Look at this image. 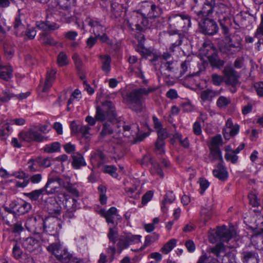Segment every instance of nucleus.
Returning <instances> with one entry per match:
<instances>
[{"label": "nucleus", "mask_w": 263, "mask_h": 263, "mask_svg": "<svg viewBox=\"0 0 263 263\" xmlns=\"http://www.w3.org/2000/svg\"><path fill=\"white\" fill-rule=\"evenodd\" d=\"M168 21L172 28L169 31V33L174 35L172 37L173 40H177L172 44L169 48L170 52L173 53L179 49L184 37V35L181 32H185L191 27V17L184 13L172 14Z\"/></svg>", "instance_id": "1"}, {"label": "nucleus", "mask_w": 263, "mask_h": 263, "mask_svg": "<svg viewBox=\"0 0 263 263\" xmlns=\"http://www.w3.org/2000/svg\"><path fill=\"white\" fill-rule=\"evenodd\" d=\"M115 132L117 135L116 138L121 139L122 137L130 138L136 136L139 132L138 126L136 124L132 125L126 124L123 122H118L116 123H105L101 132L102 136L110 135Z\"/></svg>", "instance_id": "2"}, {"label": "nucleus", "mask_w": 263, "mask_h": 263, "mask_svg": "<svg viewBox=\"0 0 263 263\" xmlns=\"http://www.w3.org/2000/svg\"><path fill=\"white\" fill-rule=\"evenodd\" d=\"M157 89L158 88L156 86H150L147 88L135 89L127 93L124 99L132 110L137 112H139L142 111V100L143 96H147L149 93L157 90Z\"/></svg>", "instance_id": "3"}, {"label": "nucleus", "mask_w": 263, "mask_h": 263, "mask_svg": "<svg viewBox=\"0 0 263 263\" xmlns=\"http://www.w3.org/2000/svg\"><path fill=\"white\" fill-rule=\"evenodd\" d=\"M61 229L62 224L56 217L48 216L44 218L43 233H45L46 235L44 237L45 241H42V243H48L50 238H57Z\"/></svg>", "instance_id": "4"}, {"label": "nucleus", "mask_w": 263, "mask_h": 263, "mask_svg": "<svg viewBox=\"0 0 263 263\" xmlns=\"http://www.w3.org/2000/svg\"><path fill=\"white\" fill-rule=\"evenodd\" d=\"M196 4L193 9L199 16L202 18L212 17L214 16V0H194Z\"/></svg>", "instance_id": "5"}, {"label": "nucleus", "mask_w": 263, "mask_h": 263, "mask_svg": "<svg viewBox=\"0 0 263 263\" xmlns=\"http://www.w3.org/2000/svg\"><path fill=\"white\" fill-rule=\"evenodd\" d=\"M115 117V108L111 102L106 101L102 103L101 106L97 107L95 116L97 120L101 121L105 120H111Z\"/></svg>", "instance_id": "6"}, {"label": "nucleus", "mask_w": 263, "mask_h": 263, "mask_svg": "<svg viewBox=\"0 0 263 263\" xmlns=\"http://www.w3.org/2000/svg\"><path fill=\"white\" fill-rule=\"evenodd\" d=\"M222 145V139L220 135L213 137L209 145L210 153L209 157L211 162L219 160L223 162L220 146Z\"/></svg>", "instance_id": "7"}, {"label": "nucleus", "mask_w": 263, "mask_h": 263, "mask_svg": "<svg viewBox=\"0 0 263 263\" xmlns=\"http://www.w3.org/2000/svg\"><path fill=\"white\" fill-rule=\"evenodd\" d=\"M142 236L140 235H134L131 233L124 232L122 233L117 243L118 251L120 253L122 250L127 248L130 245L141 242Z\"/></svg>", "instance_id": "8"}, {"label": "nucleus", "mask_w": 263, "mask_h": 263, "mask_svg": "<svg viewBox=\"0 0 263 263\" xmlns=\"http://www.w3.org/2000/svg\"><path fill=\"white\" fill-rule=\"evenodd\" d=\"M211 252L217 257L223 256L222 260L225 263H236V251L232 250L227 252L225 246L222 243L217 244L211 249Z\"/></svg>", "instance_id": "9"}, {"label": "nucleus", "mask_w": 263, "mask_h": 263, "mask_svg": "<svg viewBox=\"0 0 263 263\" xmlns=\"http://www.w3.org/2000/svg\"><path fill=\"white\" fill-rule=\"evenodd\" d=\"M54 182V179H48L44 187L39 190H34L30 193H24V195L26 197L29 198L31 200L36 201L39 199V197L41 195L45 194V192H46L47 194H51L55 192L56 187L53 185H52Z\"/></svg>", "instance_id": "10"}, {"label": "nucleus", "mask_w": 263, "mask_h": 263, "mask_svg": "<svg viewBox=\"0 0 263 263\" xmlns=\"http://www.w3.org/2000/svg\"><path fill=\"white\" fill-rule=\"evenodd\" d=\"M18 137L20 140L28 143L41 142L48 139V137L42 135L37 131L32 128L21 131L18 133Z\"/></svg>", "instance_id": "11"}, {"label": "nucleus", "mask_w": 263, "mask_h": 263, "mask_svg": "<svg viewBox=\"0 0 263 263\" xmlns=\"http://www.w3.org/2000/svg\"><path fill=\"white\" fill-rule=\"evenodd\" d=\"M39 238L35 236H31L27 238L21 239V243L24 249L35 254L40 253L42 251V246Z\"/></svg>", "instance_id": "12"}, {"label": "nucleus", "mask_w": 263, "mask_h": 263, "mask_svg": "<svg viewBox=\"0 0 263 263\" xmlns=\"http://www.w3.org/2000/svg\"><path fill=\"white\" fill-rule=\"evenodd\" d=\"M215 20V18L212 17L203 18L199 23L201 32L209 35H213L216 34L218 32L219 28Z\"/></svg>", "instance_id": "13"}, {"label": "nucleus", "mask_w": 263, "mask_h": 263, "mask_svg": "<svg viewBox=\"0 0 263 263\" xmlns=\"http://www.w3.org/2000/svg\"><path fill=\"white\" fill-rule=\"evenodd\" d=\"M226 40L228 42V45L227 48L228 54H235L242 49V39L239 34L234 33L232 36L227 35L226 37Z\"/></svg>", "instance_id": "14"}, {"label": "nucleus", "mask_w": 263, "mask_h": 263, "mask_svg": "<svg viewBox=\"0 0 263 263\" xmlns=\"http://www.w3.org/2000/svg\"><path fill=\"white\" fill-rule=\"evenodd\" d=\"M52 16L51 14H48L45 21L36 22V28L43 32L52 31L58 29L60 26L56 23L52 22Z\"/></svg>", "instance_id": "15"}, {"label": "nucleus", "mask_w": 263, "mask_h": 263, "mask_svg": "<svg viewBox=\"0 0 263 263\" xmlns=\"http://www.w3.org/2000/svg\"><path fill=\"white\" fill-rule=\"evenodd\" d=\"M223 79L225 83L235 87L238 84L239 76L237 71L231 66H226L223 70Z\"/></svg>", "instance_id": "16"}, {"label": "nucleus", "mask_w": 263, "mask_h": 263, "mask_svg": "<svg viewBox=\"0 0 263 263\" xmlns=\"http://www.w3.org/2000/svg\"><path fill=\"white\" fill-rule=\"evenodd\" d=\"M136 50L140 53L142 56H152V58L151 59V61L156 66V69H158V68H159V66H158L157 65H158L159 63L162 64V58L161 57V55H157L156 54L153 53L149 49L146 48L141 42L139 43V44L136 47Z\"/></svg>", "instance_id": "17"}, {"label": "nucleus", "mask_w": 263, "mask_h": 263, "mask_svg": "<svg viewBox=\"0 0 263 263\" xmlns=\"http://www.w3.org/2000/svg\"><path fill=\"white\" fill-rule=\"evenodd\" d=\"M142 7L144 8H149L147 14V16L149 18L158 17L163 13L162 9L159 5H156L152 1H145L143 2Z\"/></svg>", "instance_id": "18"}, {"label": "nucleus", "mask_w": 263, "mask_h": 263, "mask_svg": "<svg viewBox=\"0 0 263 263\" xmlns=\"http://www.w3.org/2000/svg\"><path fill=\"white\" fill-rule=\"evenodd\" d=\"M57 71L52 69L47 72L45 81L43 85L39 86V90L42 93H47L51 87L55 79Z\"/></svg>", "instance_id": "19"}, {"label": "nucleus", "mask_w": 263, "mask_h": 263, "mask_svg": "<svg viewBox=\"0 0 263 263\" xmlns=\"http://www.w3.org/2000/svg\"><path fill=\"white\" fill-rule=\"evenodd\" d=\"M58 198L60 201H62L64 207L67 210H77L80 208L78 207L80 204L69 195L61 193L59 195Z\"/></svg>", "instance_id": "20"}, {"label": "nucleus", "mask_w": 263, "mask_h": 263, "mask_svg": "<svg viewBox=\"0 0 263 263\" xmlns=\"http://www.w3.org/2000/svg\"><path fill=\"white\" fill-rule=\"evenodd\" d=\"M209 47L211 50V53L206 52L205 53V56L207 57L210 65L212 67L219 69L221 68L223 66L224 61L219 59L216 53V49H212L211 47Z\"/></svg>", "instance_id": "21"}, {"label": "nucleus", "mask_w": 263, "mask_h": 263, "mask_svg": "<svg viewBox=\"0 0 263 263\" xmlns=\"http://www.w3.org/2000/svg\"><path fill=\"white\" fill-rule=\"evenodd\" d=\"M216 234L221 241L228 242L235 236L236 232L233 230L227 229L226 226H223L217 228Z\"/></svg>", "instance_id": "22"}, {"label": "nucleus", "mask_w": 263, "mask_h": 263, "mask_svg": "<svg viewBox=\"0 0 263 263\" xmlns=\"http://www.w3.org/2000/svg\"><path fill=\"white\" fill-rule=\"evenodd\" d=\"M43 217L41 216L37 215L35 216V224H34V232H33L32 234L39 238L41 240V242L42 241H45V236H46V234L43 232Z\"/></svg>", "instance_id": "23"}, {"label": "nucleus", "mask_w": 263, "mask_h": 263, "mask_svg": "<svg viewBox=\"0 0 263 263\" xmlns=\"http://www.w3.org/2000/svg\"><path fill=\"white\" fill-rule=\"evenodd\" d=\"M24 16L23 15H17L13 22L14 33L18 36H23L25 30V25L24 22Z\"/></svg>", "instance_id": "24"}, {"label": "nucleus", "mask_w": 263, "mask_h": 263, "mask_svg": "<svg viewBox=\"0 0 263 263\" xmlns=\"http://www.w3.org/2000/svg\"><path fill=\"white\" fill-rule=\"evenodd\" d=\"M49 213L56 217L61 214L62 207L55 198H50L46 202Z\"/></svg>", "instance_id": "25"}, {"label": "nucleus", "mask_w": 263, "mask_h": 263, "mask_svg": "<svg viewBox=\"0 0 263 263\" xmlns=\"http://www.w3.org/2000/svg\"><path fill=\"white\" fill-rule=\"evenodd\" d=\"M214 176L221 181H224L228 178V172L227 168L223 164V162H219L216 166V168L213 170Z\"/></svg>", "instance_id": "26"}, {"label": "nucleus", "mask_w": 263, "mask_h": 263, "mask_svg": "<svg viewBox=\"0 0 263 263\" xmlns=\"http://www.w3.org/2000/svg\"><path fill=\"white\" fill-rule=\"evenodd\" d=\"M117 209L115 207H111L108 211H106L104 209H101L98 213L102 216L105 218L106 222L109 224L114 225V219L117 215Z\"/></svg>", "instance_id": "27"}, {"label": "nucleus", "mask_w": 263, "mask_h": 263, "mask_svg": "<svg viewBox=\"0 0 263 263\" xmlns=\"http://www.w3.org/2000/svg\"><path fill=\"white\" fill-rule=\"evenodd\" d=\"M85 23L91 27L90 31L93 32L96 36H99L100 33L103 31L102 25L96 19L88 17L86 18Z\"/></svg>", "instance_id": "28"}, {"label": "nucleus", "mask_w": 263, "mask_h": 263, "mask_svg": "<svg viewBox=\"0 0 263 263\" xmlns=\"http://www.w3.org/2000/svg\"><path fill=\"white\" fill-rule=\"evenodd\" d=\"M135 19L137 20V23L135 24L136 29L137 30L142 31L145 28L151 27V25L149 23L145 14H139L136 16Z\"/></svg>", "instance_id": "29"}, {"label": "nucleus", "mask_w": 263, "mask_h": 263, "mask_svg": "<svg viewBox=\"0 0 263 263\" xmlns=\"http://www.w3.org/2000/svg\"><path fill=\"white\" fill-rule=\"evenodd\" d=\"M13 69L10 65H3L0 64V79L9 81L13 77Z\"/></svg>", "instance_id": "30"}, {"label": "nucleus", "mask_w": 263, "mask_h": 263, "mask_svg": "<svg viewBox=\"0 0 263 263\" xmlns=\"http://www.w3.org/2000/svg\"><path fill=\"white\" fill-rule=\"evenodd\" d=\"M177 67V64L174 61H162L158 69L162 74L168 75L167 72H173Z\"/></svg>", "instance_id": "31"}, {"label": "nucleus", "mask_w": 263, "mask_h": 263, "mask_svg": "<svg viewBox=\"0 0 263 263\" xmlns=\"http://www.w3.org/2000/svg\"><path fill=\"white\" fill-rule=\"evenodd\" d=\"M241 257L244 263H258V259L257 253L252 251H243Z\"/></svg>", "instance_id": "32"}, {"label": "nucleus", "mask_w": 263, "mask_h": 263, "mask_svg": "<svg viewBox=\"0 0 263 263\" xmlns=\"http://www.w3.org/2000/svg\"><path fill=\"white\" fill-rule=\"evenodd\" d=\"M220 93V92L219 91L207 89L201 92L200 98L203 101H211L214 98L218 96Z\"/></svg>", "instance_id": "33"}, {"label": "nucleus", "mask_w": 263, "mask_h": 263, "mask_svg": "<svg viewBox=\"0 0 263 263\" xmlns=\"http://www.w3.org/2000/svg\"><path fill=\"white\" fill-rule=\"evenodd\" d=\"M56 258L63 263H68L71 260L72 255L64 247Z\"/></svg>", "instance_id": "34"}, {"label": "nucleus", "mask_w": 263, "mask_h": 263, "mask_svg": "<svg viewBox=\"0 0 263 263\" xmlns=\"http://www.w3.org/2000/svg\"><path fill=\"white\" fill-rule=\"evenodd\" d=\"M240 126L235 124L234 125L230 128V130L227 132V129H223L222 134L225 139L229 140L231 137H234L237 135L239 132Z\"/></svg>", "instance_id": "35"}, {"label": "nucleus", "mask_w": 263, "mask_h": 263, "mask_svg": "<svg viewBox=\"0 0 263 263\" xmlns=\"http://www.w3.org/2000/svg\"><path fill=\"white\" fill-rule=\"evenodd\" d=\"M175 199V196L172 191H168L164 196V200L162 201L161 210L163 212H166L165 204L172 203Z\"/></svg>", "instance_id": "36"}, {"label": "nucleus", "mask_w": 263, "mask_h": 263, "mask_svg": "<svg viewBox=\"0 0 263 263\" xmlns=\"http://www.w3.org/2000/svg\"><path fill=\"white\" fill-rule=\"evenodd\" d=\"M72 58L74 63L75 67L80 79L82 80V63L81 59L77 53H74Z\"/></svg>", "instance_id": "37"}, {"label": "nucleus", "mask_w": 263, "mask_h": 263, "mask_svg": "<svg viewBox=\"0 0 263 263\" xmlns=\"http://www.w3.org/2000/svg\"><path fill=\"white\" fill-rule=\"evenodd\" d=\"M64 248L60 242H53L47 247V250L48 252L51 253L57 256L61 250Z\"/></svg>", "instance_id": "38"}, {"label": "nucleus", "mask_w": 263, "mask_h": 263, "mask_svg": "<svg viewBox=\"0 0 263 263\" xmlns=\"http://www.w3.org/2000/svg\"><path fill=\"white\" fill-rule=\"evenodd\" d=\"M227 6L223 4H217L215 3L214 6V16L212 18H215L216 19L217 18H219L220 17L221 15H222L227 10Z\"/></svg>", "instance_id": "39"}, {"label": "nucleus", "mask_w": 263, "mask_h": 263, "mask_svg": "<svg viewBox=\"0 0 263 263\" xmlns=\"http://www.w3.org/2000/svg\"><path fill=\"white\" fill-rule=\"evenodd\" d=\"M36 34V31L35 28L31 27L29 25L27 24L23 35L24 36V39L26 40H33L34 39Z\"/></svg>", "instance_id": "40"}, {"label": "nucleus", "mask_w": 263, "mask_h": 263, "mask_svg": "<svg viewBox=\"0 0 263 263\" xmlns=\"http://www.w3.org/2000/svg\"><path fill=\"white\" fill-rule=\"evenodd\" d=\"M70 129L71 135H77L82 132V124L80 121L74 120L71 122Z\"/></svg>", "instance_id": "41"}, {"label": "nucleus", "mask_w": 263, "mask_h": 263, "mask_svg": "<svg viewBox=\"0 0 263 263\" xmlns=\"http://www.w3.org/2000/svg\"><path fill=\"white\" fill-rule=\"evenodd\" d=\"M102 60V69L106 73H108L110 70L111 58L108 55H104L100 56Z\"/></svg>", "instance_id": "42"}, {"label": "nucleus", "mask_w": 263, "mask_h": 263, "mask_svg": "<svg viewBox=\"0 0 263 263\" xmlns=\"http://www.w3.org/2000/svg\"><path fill=\"white\" fill-rule=\"evenodd\" d=\"M128 60L130 64V66L128 67V70L131 72H137L138 71H136V70H137V67L139 66V65L141 66L140 63H138L137 57L134 55L130 56L128 58Z\"/></svg>", "instance_id": "43"}, {"label": "nucleus", "mask_w": 263, "mask_h": 263, "mask_svg": "<svg viewBox=\"0 0 263 263\" xmlns=\"http://www.w3.org/2000/svg\"><path fill=\"white\" fill-rule=\"evenodd\" d=\"M31 207L32 206L30 203L23 201L22 202L18 205V207L16 209V212L19 215H23L28 213L31 210Z\"/></svg>", "instance_id": "44"}, {"label": "nucleus", "mask_w": 263, "mask_h": 263, "mask_svg": "<svg viewBox=\"0 0 263 263\" xmlns=\"http://www.w3.org/2000/svg\"><path fill=\"white\" fill-rule=\"evenodd\" d=\"M73 161L72 165L76 169L80 168L82 165V155L79 153H74L72 156Z\"/></svg>", "instance_id": "45"}, {"label": "nucleus", "mask_w": 263, "mask_h": 263, "mask_svg": "<svg viewBox=\"0 0 263 263\" xmlns=\"http://www.w3.org/2000/svg\"><path fill=\"white\" fill-rule=\"evenodd\" d=\"M82 95H81V91L78 89H76L74 90L73 93L70 96V98L68 101L67 102V109H69V106L72 104L75 101H78L80 100V99L81 98Z\"/></svg>", "instance_id": "46"}, {"label": "nucleus", "mask_w": 263, "mask_h": 263, "mask_svg": "<svg viewBox=\"0 0 263 263\" xmlns=\"http://www.w3.org/2000/svg\"><path fill=\"white\" fill-rule=\"evenodd\" d=\"M60 149V144L58 142L52 143L51 144L46 145L44 148L45 152L47 153H53L59 151Z\"/></svg>", "instance_id": "47"}, {"label": "nucleus", "mask_w": 263, "mask_h": 263, "mask_svg": "<svg viewBox=\"0 0 263 263\" xmlns=\"http://www.w3.org/2000/svg\"><path fill=\"white\" fill-rule=\"evenodd\" d=\"M176 245V240L172 239L166 243L161 249V251L164 254H167L175 247Z\"/></svg>", "instance_id": "48"}, {"label": "nucleus", "mask_w": 263, "mask_h": 263, "mask_svg": "<svg viewBox=\"0 0 263 263\" xmlns=\"http://www.w3.org/2000/svg\"><path fill=\"white\" fill-rule=\"evenodd\" d=\"M59 6L63 9L68 10L71 6H74L76 0H57Z\"/></svg>", "instance_id": "49"}, {"label": "nucleus", "mask_w": 263, "mask_h": 263, "mask_svg": "<svg viewBox=\"0 0 263 263\" xmlns=\"http://www.w3.org/2000/svg\"><path fill=\"white\" fill-rule=\"evenodd\" d=\"M231 99L224 96H220L216 101V105L219 108H226L231 103Z\"/></svg>", "instance_id": "50"}, {"label": "nucleus", "mask_w": 263, "mask_h": 263, "mask_svg": "<svg viewBox=\"0 0 263 263\" xmlns=\"http://www.w3.org/2000/svg\"><path fill=\"white\" fill-rule=\"evenodd\" d=\"M15 95L11 93L9 89H5L2 91V95H0V101L2 102H7Z\"/></svg>", "instance_id": "51"}, {"label": "nucleus", "mask_w": 263, "mask_h": 263, "mask_svg": "<svg viewBox=\"0 0 263 263\" xmlns=\"http://www.w3.org/2000/svg\"><path fill=\"white\" fill-rule=\"evenodd\" d=\"M4 50L7 59L12 58L14 53V49L11 45L5 43L4 45Z\"/></svg>", "instance_id": "52"}, {"label": "nucleus", "mask_w": 263, "mask_h": 263, "mask_svg": "<svg viewBox=\"0 0 263 263\" xmlns=\"http://www.w3.org/2000/svg\"><path fill=\"white\" fill-rule=\"evenodd\" d=\"M201 217L203 222L205 223L210 219L211 216V209L210 207L208 208H202L201 210Z\"/></svg>", "instance_id": "53"}, {"label": "nucleus", "mask_w": 263, "mask_h": 263, "mask_svg": "<svg viewBox=\"0 0 263 263\" xmlns=\"http://www.w3.org/2000/svg\"><path fill=\"white\" fill-rule=\"evenodd\" d=\"M35 224V216L28 218L25 222V227L26 229L29 232L32 233L34 232Z\"/></svg>", "instance_id": "54"}, {"label": "nucleus", "mask_w": 263, "mask_h": 263, "mask_svg": "<svg viewBox=\"0 0 263 263\" xmlns=\"http://www.w3.org/2000/svg\"><path fill=\"white\" fill-rule=\"evenodd\" d=\"M12 255L14 258L17 260H19L23 255L22 250L17 243H15L13 246L12 249Z\"/></svg>", "instance_id": "55"}, {"label": "nucleus", "mask_w": 263, "mask_h": 263, "mask_svg": "<svg viewBox=\"0 0 263 263\" xmlns=\"http://www.w3.org/2000/svg\"><path fill=\"white\" fill-rule=\"evenodd\" d=\"M57 63L59 66L62 67L68 64L67 56L64 52H61L57 58Z\"/></svg>", "instance_id": "56"}, {"label": "nucleus", "mask_w": 263, "mask_h": 263, "mask_svg": "<svg viewBox=\"0 0 263 263\" xmlns=\"http://www.w3.org/2000/svg\"><path fill=\"white\" fill-rule=\"evenodd\" d=\"M117 171V168L113 165H106L104 167L103 172L110 174L114 178H117L118 175Z\"/></svg>", "instance_id": "57"}, {"label": "nucleus", "mask_w": 263, "mask_h": 263, "mask_svg": "<svg viewBox=\"0 0 263 263\" xmlns=\"http://www.w3.org/2000/svg\"><path fill=\"white\" fill-rule=\"evenodd\" d=\"M118 235V231L115 228H110L107 236L109 241L115 245L116 242V238Z\"/></svg>", "instance_id": "58"}, {"label": "nucleus", "mask_w": 263, "mask_h": 263, "mask_svg": "<svg viewBox=\"0 0 263 263\" xmlns=\"http://www.w3.org/2000/svg\"><path fill=\"white\" fill-rule=\"evenodd\" d=\"M68 13H65L64 12H61L62 15L64 17L65 20L67 22H70L71 20H74V19H76V23L79 25V20H80V16L81 14H79L78 13H76L74 16L72 17V16L69 13V12H67Z\"/></svg>", "instance_id": "59"}, {"label": "nucleus", "mask_w": 263, "mask_h": 263, "mask_svg": "<svg viewBox=\"0 0 263 263\" xmlns=\"http://www.w3.org/2000/svg\"><path fill=\"white\" fill-rule=\"evenodd\" d=\"M198 183L200 185V193L203 194L204 191L209 187L210 183L209 182L204 178H200L198 181Z\"/></svg>", "instance_id": "60"}, {"label": "nucleus", "mask_w": 263, "mask_h": 263, "mask_svg": "<svg viewBox=\"0 0 263 263\" xmlns=\"http://www.w3.org/2000/svg\"><path fill=\"white\" fill-rule=\"evenodd\" d=\"M254 36L257 38L263 36V13L261 15V21L254 33Z\"/></svg>", "instance_id": "61"}, {"label": "nucleus", "mask_w": 263, "mask_h": 263, "mask_svg": "<svg viewBox=\"0 0 263 263\" xmlns=\"http://www.w3.org/2000/svg\"><path fill=\"white\" fill-rule=\"evenodd\" d=\"M155 147L156 150L158 151V153L160 155H162L164 154V140H160L157 139Z\"/></svg>", "instance_id": "62"}, {"label": "nucleus", "mask_w": 263, "mask_h": 263, "mask_svg": "<svg viewBox=\"0 0 263 263\" xmlns=\"http://www.w3.org/2000/svg\"><path fill=\"white\" fill-rule=\"evenodd\" d=\"M212 82L216 86H219L224 81L223 77L218 75L217 74L214 73L211 76Z\"/></svg>", "instance_id": "63"}, {"label": "nucleus", "mask_w": 263, "mask_h": 263, "mask_svg": "<svg viewBox=\"0 0 263 263\" xmlns=\"http://www.w3.org/2000/svg\"><path fill=\"white\" fill-rule=\"evenodd\" d=\"M151 172L154 175H159L161 178H163L164 177V174L159 164H153V166L151 168Z\"/></svg>", "instance_id": "64"}]
</instances>
